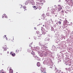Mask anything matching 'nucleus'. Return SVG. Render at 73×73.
<instances>
[{
    "instance_id": "obj_1",
    "label": "nucleus",
    "mask_w": 73,
    "mask_h": 73,
    "mask_svg": "<svg viewBox=\"0 0 73 73\" xmlns=\"http://www.w3.org/2000/svg\"><path fill=\"white\" fill-rule=\"evenodd\" d=\"M66 11H68V12L65 11V13H66L67 14H68L69 12H70L71 11L70 8V7L67 6L66 7Z\"/></svg>"
},
{
    "instance_id": "obj_2",
    "label": "nucleus",
    "mask_w": 73,
    "mask_h": 73,
    "mask_svg": "<svg viewBox=\"0 0 73 73\" xmlns=\"http://www.w3.org/2000/svg\"><path fill=\"white\" fill-rule=\"evenodd\" d=\"M68 5H70L71 7L73 5V1L72 0H69L68 1Z\"/></svg>"
},
{
    "instance_id": "obj_3",
    "label": "nucleus",
    "mask_w": 73,
    "mask_h": 73,
    "mask_svg": "<svg viewBox=\"0 0 73 73\" xmlns=\"http://www.w3.org/2000/svg\"><path fill=\"white\" fill-rule=\"evenodd\" d=\"M7 44H5L4 47H3V49L4 50H5V51H6V50H7Z\"/></svg>"
},
{
    "instance_id": "obj_4",
    "label": "nucleus",
    "mask_w": 73,
    "mask_h": 73,
    "mask_svg": "<svg viewBox=\"0 0 73 73\" xmlns=\"http://www.w3.org/2000/svg\"><path fill=\"white\" fill-rule=\"evenodd\" d=\"M35 40H37V39H40V38L39 36H34Z\"/></svg>"
},
{
    "instance_id": "obj_5",
    "label": "nucleus",
    "mask_w": 73,
    "mask_h": 73,
    "mask_svg": "<svg viewBox=\"0 0 73 73\" xmlns=\"http://www.w3.org/2000/svg\"><path fill=\"white\" fill-rule=\"evenodd\" d=\"M68 23V21H67V20H66L65 21H64V22L63 25H67V24L66 23Z\"/></svg>"
},
{
    "instance_id": "obj_6",
    "label": "nucleus",
    "mask_w": 73,
    "mask_h": 73,
    "mask_svg": "<svg viewBox=\"0 0 73 73\" xmlns=\"http://www.w3.org/2000/svg\"><path fill=\"white\" fill-rule=\"evenodd\" d=\"M3 17H5V18H7V16H6V15L5 14H4L2 16V18Z\"/></svg>"
},
{
    "instance_id": "obj_7",
    "label": "nucleus",
    "mask_w": 73,
    "mask_h": 73,
    "mask_svg": "<svg viewBox=\"0 0 73 73\" xmlns=\"http://www.w3.org/2000/svg\"><path fill=\"white\" fill-rule=\"evenodd\" d=\"M49 41V39L48 38H46L45 40V42L46 43V42H48Z\"/></svg>"
},
{
    "instance_id": "obj_8",
    "label": "nucleus",
    "mask_w": 73,
    "mask_h": 73,
    "mask_svg": "<svg viewBox=\"0 0 73 73\" xmlns=\"http://www.w3.org/2000/svg\"><path fill=\"white\" fill-rule=\"evenodd\" d=\"M40 63L39 62H38L37 64V66H38V67H39V66H40Z\"/></svg>"
},
{
    "instance_id": "obj_9",
    "label": "nucleus",
    "mask_w": 73,
    "mask_h": 73,
    "mask_svg": "<svg viewBox=\"0 0 73 73\" xmlns=\"http://www.w3.org/2000/svg\"><path fill=\"white\" fill-rule=\"evenodd\" d=\"M62 7H59L58 8V11H60L61 9H62Z\"/></svg>"
},
{
    "instance_id": "obj_10",
    "label": "nucleus",
    "mask_w": 73,
    "mask_h": 73,
    "mask_svg": "<svg viewBox=\"0 0 73 73\" xmlns=\"http://www.w3.org/2000/svg\"><path fill=\"white\" fill-rule=\"evenodd\" d=\"M33 8H34L35 10H36V9H37L38 8V7H36V6H33Z\"/></svg>"
},
{
    "instance_id": "obj_11",
    "label": "nucleus",
    "mask_w": 73,
    "mask_h": 73,
    "mask_svg": "<svg viewBox=\"0 0 73 73\" xmlns=\"http://www.w3.org/2000/svg\"><path fill=\"white\" fill-rule=\"evenodd\" d=\"M42 48L44 47L45 48H47V47H46V46H45V45H42Z\"/></svg>"
},
{
    "instance_id": "obj_12",
    "label": "nucleus",
    "mask_w": 73,
    "mask_h": 73,
    "mask_svg": "<svg viewBox=\"0 0 73 73\" xmlns=\"http://www.w3.org/2000/svg\"><path fill=\"white\" fill-rule=\"evenodd\" d=\"M31 54H32V55H33V56H35L36 55V54H35V53L34 52H31Z\"/></svg>"
},
{
    "instance_id": "obj_13",
    "label": "nucleus",
    "mask_w": 73,
    "mask_h": 73,
    "mask_svg": "<svg viewBox=\"0 0 73 73\" xmlns=\"http://www.w3.org/2000/svg\"><path fill=\"white\" fill-rule=\"evenodd\" d=\"M9 72L10 73H13V70L12 69H10L9 70Z\"/></svg>"
},
{
    "instance_id": "obj_14",
    "label": "nucleus",
    "mask_w": 73,
    "mask_h": 73,
    "mask_svg": "<svg viewBox=\"0 0 73 73\" xmlns=\"http://www.w3.org/2000/svg\"><path fill=\"white\" fill-rule=\"evenodd\" d=\"M11 55L13 57H15V53H13Z\"/></svg>"
},
{
    "instance_id": "obj_15",
    "label": "nucleus",
    "mask_w": 73,
    "mask_h": 73,
    "mask_svg": "<svg viewBox=\"0 0 73 73\" xmlns=\"http://www.w3.org/2000/svg\"><path fill=\"white\" fill-rule=\"evenodd\" d=\"M19 49H17L16 50V53H19Z\"/></svg>"
},
{
    "instance_id": "obj_16",
    "label": "nucleus",
    "mask_w": 73,
    "mask_h": 73,
    "mask_svg": "<svg viewBox=\"0 0 73 73\" xmlns=\"http://www.w3.org/2000/svg\"><path fill=\"white\" fill-rule=\"evenodd\" d=\"M23 9H24V11H25V10H26V7H25V6H24L23 7Z\"/></svg>"
},
{
    "instance_id": "obj_17",
    "label": "nucleus",
    "mask_w": 73,
    "mask_h": 73,
    "mask_svg": "<svg viewBox=\"0 0 73 73\" xmlns=\"http://www.w3.org/2000/svg\"><path fill=\"white\" fill-rule=\"evenodd\" d=\"M58 24H59V25L61 24V22L60 21H59L58 22Z\"/></svg>"
},
{
    "instance_id": "obj_18",
    "label": "nucleus",
    "mask_w": 73,
    "mask_h": 73,
    "mask_svg": "<svg viewBox=\"0 0 73 73\" xmlns=\"http://www.w3.org/2000/svg\"><path fill=\"white\" fill-rule=\"evenodd\" d=\"M52 13H54V11H55V10H54V9H52Z\"/></svg>"
},
{
    "instance_id": "obj_19",
    "label": "nucleus",
    "mask_w": 73,
    "mask_h": 73,
    "mask_svg": "<svg viewBox=\"0 0 73 73\" xmlns=\"http://www.w3.org/2000/svg\"><path fill=\"white\" fill-rule=\"evenodd\" d=\"M34 56L35 55L33 56V57H34V58H38V57H36V56Z\"/></svg>"
},
{
    "instance_id": "obj_20",
    "label": "nucleus",
    "mask_w": 73,
    "mask_h": 73,
    "mask_svg": "<svg viewBox=\"0 0 73 73\" xmlns=\"http://www.w3.org/2000/svg\"><path fill=\"white\" fill-rule=\"evenodd\" d=\"M6 35H5L3 36V38H5V37H6Z\"/></svg>"
},
{
    "instance_id": "obj_21",
    "label": "nucleus",
    "mask_w": 73,
    "mask_h": 73,
    "mask_svg": "<svg viewBox=\"0 0 73 73\" xmlns=\"http://www.w3.org/2000/svg\"><path fill=\"white\" fill-rule=\"evenodd\" d=\"M32 45V43H30V44H29V46H31V45Z\"/></svg>"
},
{
    "instance_id": "obj_22",
    "label": "nucleus",
    "mask_w": 73,
    "mask_h": 73,
    "mask_svg": "<svg viewBox=\"0 0 73 73\" xmlns=\"http://www.w3.org/2000/svg\"><path fill=\"white\" fill-rule=\"evenodd\" d=\"M58 6L59 7H61V5H58Z\"/></svg>"
},
{
    "instance_id": "obj_23",
    "label": "nucleus",
    "mask_w": 73,
    "mask_h": 73,
    "mask_svg": "<svg viewBox=\"0 0 73 73\" xmlns=\"http://www.w3.org/2000/svg\"><path fill=\"white\" fill-rule=\"evenodd\" d=\"M8 21L9 22H10H10H11V19H9V20H8Z\"/></svg>"
},
{
    "instance_id": "obj_24",
    "label": "nucleus",
    "mask_w": 73,
    "mask_h": 73,
    "mask_svg": "<svg viewBox=\"0 0 73 73\" xmlns=\"http://www.w3.org/2000/svg\"><path fill=\"white\" fill-rule=\"evenodd\" d=\"M28 4V2H26V3H25V5H27Z\"/></svg>"
},
{
    "instance_id": "obj_25",
    "label": "nucleus",
    "mask_w": 73,
    "mask_h": 73,
    "mask_svg": "<svg viewBox=\"0 0 73 73\" xmlns=\"http://www.w3.org/2000/svg\"><path fill=\"white\" fill-rule=\"evenodd\" d=\"M65 1H66V2H68V1H69V0H65Z\"/></svg>"
},
{
    "instance_id": "obj_26",
    "label": "nucleus",
    "mask_w": 73,
    "mask_h": 73,
    "mask_svg": "<svg viewBox=\"0 0 73 73\" xmlns=\"http://www.w3.org/2000/svg\"><path fill=\"white\" fill-rule=\"evenodd\" d=\"M34 29H36V27L34 28Z\"/></svg>"
},
{
    "instance_id": "obj_27",
    "label": "nucleus",
    "mask_w": 73,
    "mask_h": 73,
    "mask_svg": "<svg viewBox=\"0 0 73 73\" xmlns=\"http://www.w3.org/2000/svg\"><path fill=\"white\" fill-rule=\"evenodd\" d=\"M56 36H59V34H57Z\"/></svg>"
},
{
    "instance_id": "obj_28",
    "label": "nucleus",
    "mask_w": 73,
    "mask_h": 73,
    "mask_svg": "<svg viewBox=\"0 0 73 73\" xmlns=\"http://www.w3.org/2000/svg\"><path fill=\"white\" fill-rule=\"evenodd\" d=\"M7 53L8 54H9V51H8V52H7Z\"/></svg>"
},
{
    "instance_id": "obj_29",
    "label": "nucleus",
    "mask_w": 73,
    "mask_h": 73,
    "mask_svg": "<svg viewBox=\"0 0 73 73\" xmlns=\"http://www.w3.org/2000/svg\"><path fill=\"white\" fill-rule=\"evenodd\" d=\"M60 21H62V20H61V19H60Z\"/></svg>"
},
{
    "instance_id": "obj_30",
    "label": "nucleus",
    "mask_w": 73,
    "mask_h": 73,
    "mask_svg": "<svg viewBox=\"0 0 73 73\" xmlns=\"http://www.w3.org/2000/svg\"><path fill=\"white\" fill-rule=\"evenodd\" d=\"M44 3H45V0L44 1Z\"/></svg>"
},
{
    "instance_id": "obj_31",
    "label": "nucleus",
    "mask_w": 73,
    "mask_h": 73,
    "mask_svg": "<svg viewBox=\"0 0 73 73\" xmlns=\"http://www.w3.org/2000/svg\"><path fill=\"white\" fill-rule=\"evenodd\" d=\"M41 4H43V3H41Z\"/></svg>"
},
{
    "instance_id": "obj_32",
    "label": "nucleus",
    "mask_w": 73,
    "mask_h": 73,
    "mask_svg": "<svg viewBox=\"0 0 73 73\" xmlns=\"http://www.w3.org/2000/svg\"><path fill=\"white\" fill-rule=\"evenodd\" d=\"M40 9H39H39H40Z\"/></svg>"
},
{
    "instance_id": "obj_33",
    "label": "nucleus",
    "mask_w": 73,
    "mask_h": 73,
    "mask_svg": "<svg viewBox=\"0 0 73 73\" xmlns=\"http://www.w3.org/2000/svg\"><path fill=\"white\" fill-rule=\"evenodd\" d=\"M1 55H2V54H1Z\"/></svg>"
},
{
    "instance_id": "obj_34",
    "label": "nucleus",
    "mask_w": 73,
    "mask_h": 73,
    "mask_svg": "<svg viewBox=\"0 0 73 73\" xmlns=\"http://www.w3.org/2000/svg\"><path fill=\"white\" fill-rule=\"evenodd\" d=\"M56 17L57 16V15L55 16Z\"/></svg>"
},
{
    "instance_id": "obj_35",
    "label": "nucleus",
    "mask_w": 73,
    "mask_h": 73,
    "mask_svg": "<svg viewBox=\"0 0 73 73\" xmlns=\"http://www.w3.org/2000/svg\"><path fill=\"white\" fill-rule=\"evenodd\" d=\"M56 24H57V23H56Z\"/></svg>"
},
{
    "instance_id": "obj_36",
    "label": "nucleus",
    "mask_w": 73,
    "mask_h": 73,
    "mask_svg": "<svg viewBox=\"0 0 73 73\" xmlns=\"http://www.w3.org/2000/svg\"><path fill=\"white\" fill-rule=\"evenodd\" d=\"M43 26H44V25H43Z\"/></svg>"
},
{
    "instance_id": "obj_37",
    "label": "nucleus",
    "mask_w": 73,
    "mask_h": 73,
    "mask_svg": "<svg viewBox=\"0 0 73 73\" xmlns=\"http://www.w3.org/2000/svg\"><path fill=\"white\" fill-rule=\"evenodd\" d=\"M47 44H48V43H47Z\"/></svg>"
}]
</instances>
